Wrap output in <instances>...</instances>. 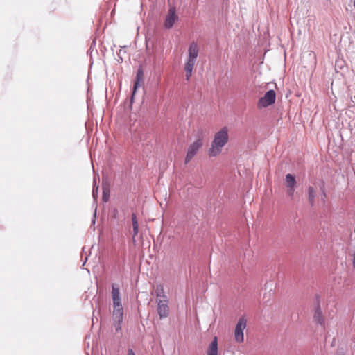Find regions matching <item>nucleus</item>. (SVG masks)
Here are the masks:
<instances>
[{
	"instance_id": "obj_1",
	"label": "nucleus",
	"mask_w": 355,
	"mask_h": 355,
	"mask_svg": "<svg viewBox=\"0 0 355 355\" xmlns=\"http://www.w3.org/2000/svg\"><path fill=\"white\" fill-rule=\"evenodd\" d=\"M198 53L199 48L197 43H191L188 48V55L184 66L187 80H189L192 76L193 70L194 69Z\"/></svg>"
},
{
	"instance_id": "obj_2",
	"label": "nucleus",
	"mask_w": 355,
	"mask_h": 355,
	"mask_svg": "<svg viewBox=\"0 0 355 355\" xmlns=\"http://www.w3.org/2000/svg\"><path fill=\"white\" fill-rule=\"evenodd\" d=\"M228 141V135H216L211 146L208 150L209 157H216L222 151L223 147Z\"/></svg>"
},
{
	"instance_id": "obj_3",
	"label": "nucleus",
	"mask_w": 355,
	"mask_h": 355,
	"mask_svg": "<svg viewBox=\"0 0 355 355\" xmlns=\"http://www.w3.org/2000/svg\"><path fill=\"white\" fill-rule=\"evenodd\" d=\"M247 326V319L245 317H241L236 325L234 329V340L238 343H241L244 341V330Z\"/></svg>"
},
{
	"instance_id": "obj_4",
	"label": "nucleus",
	"mask_w": 355,
	"mask_h": 355,
	"mask_svg": "<svg viewBox=\"0 0 355 355\" xmlns=\"http://www.w3.org/2000/svg\"><path fill=\"white\" fill-rule=\"evenodd\" d=\"M276 99V93L274 90L268 91L265 95L261 97L258 103L257 107L259 109L267 107L275 103Z\"/></svg>"
},
{
	"instance_id": "obj_5",
	"label": "nucleus",
	"mask_w": 355,
	"mask_h": 355,
	"mask_svg": "<svg viewBox=\"0 0 355 355\" xmlns=\"http://www.w3.org/2000/svg\"><path fill=\"white\" fill-rule=\"evenodd\" d=\"M178 16L176 14V8L175 7H171L168 9V13L166 15L164 26L166 28H171L175 23L178 21Z\"/></svg>"
},
{
	"instance_id": "obj_6",
	"label": "nucleus",
	"mask_w": 355,
	"mask_h": 355,
	"mask_svg": "<svg viewBox=\"0 0 355 355\" xmlns=\"http://www.w3.org/2000/svg\"><path fill=\"white\" fill-rule=\"evenodd\" d=\"M202 146V142L200 139L196 140L189 146L184 160L185 164H188L193 159Z\"/></svg>"
},
{
	"instance_id": "obj_7",
	"label": "nucleus",
	"mask_w": 355,
	"mask_h": 355,
	"mask_svg": "<svg viewBox=\"0 0 355 355\" xmlns=\"http://www.w3.org/2000/svg\"><path fill=\"white\" fill-rule=\"evenodd\" d=\"M123 309L122 304L119 306H114L113 310V320L115 322V329L116 331L121 329V323L123 321Z\"/></svg>"
},
{
	"instance_id": "obj_8",
	"label": "nucleus",
	"mask_w": 355,
	"mask_h": 355,
	"mask_svg": "<svg viewBox=\"0 0 355 355\" xmlns=\"http://www.w3.org/2000/svg\"><path fill=\"white\" fill-rule=\"evenodd\" d=\"M157 312L160 318H166L169 314V307L168 306V300H159L157 302Z\"/></svg>"
},
{
	"instance_id": "obj_9",
	"label": "nucleus",
	"mask_w": 355,
	"mask_h": 355,
	"mask_svg": "<svg viewBox=\"0 0 355 355\" xmlns=\"http://www.w3.org/2000/svg\"><path fill=\"white\" fill-rule=\"evenodd\" d=\"M143 71L141 69H139L137 73L136 80L134 84L133 91L132 94V98H134L135 95L136 91L138 87H141L143 85Z\"/></svg>"
},
{
	"instance_id": "obj_10",
	"label": "nucleus",
	"mask_w": 355,
	"mask_h": 355,
	"mask_svg": "<svg viewBox=\"0 0 355 355\" xmlns=\"http://www.w3.org/2000/svg\"><path fill=\"white\" fill-rule=\"evenodd\" d=\"M207 355H219L218 347V339L217 337H214L213 340L209 345L207 350Z\"/></svg>"
},
{
	"instance_id": "obj_11",
	"label": "nucleus",
	"mask_w": 355,
	"mask_h": 355,
	"mask_svg": "<svg viewBox=\"0 0 355 355\" xmlns=\"http://www.w3.org/2000/svg\"><path fill=\"white\" fill-rule=\"evenodd\" d=\"M112 297L113 300V306H119L121 304L119 289L115 284L112 285Z\"/></svg>"
},
{
	"instance_id": "obj_12",
	"label": "nucleus",
	"mask_w": 355,
	"mask_h": 355,
	"mask_svg": "<svg viewBox=\"0 0 355 355\" xmlns=\"http://www.w3.org/2000/svg\"><path fill=\"white\" fill-rule=\"evenodd\" d=\"M313 318L314 320L319 323L320 325L323 326L324 324V318L319 306L315 309Z\"/></svg>"
},
{
	"instance_id": "obj_13",
	"label": "nucleus",
	"mask_w": 355,
	"mask_h": 355,
	"mask_svg": "<svg viewBox=\"0 0 355 355\" xmlns=\"http://www.w3.org/2000/svg\"><path fill=\"white\" fill-rule=\"evenodd\" d=\"M131 218H132V230H133V238H135L139 233V223H138V220H137L136 214L132 213Z\"/></svg>"
},
{
	"instance_id": "obj_14",
	"label": "nucleus",
	"mask_w": 355,
	"mask_h": 355,
	"mask_svg": "<svg viewBox=\"0 0 355 355\" xmlns=\"http://www.w3.org/2000/svg\"><path fill=\"white\" fill-rule=\"evenodd\" d=\"M285 180L286 187H294L295 186L296 180L295 178L293 175L290 173L287 174L286 175Z\"/></svg>"
},
{
	"instance_id": "obj_15",
	"label": "nucleus",
	"mask_w": 355,
	"mask_h": 355,
	"mask_svg": "<svg viewBox=\"0 0 355 355\" xmlns=\"http://www.w3.org/2000/svg\"><path fill=\"white\" fill-rule=\"evenodd\" d=\"M308 196L309 203L313 205L315 198V190L313 187H309L308 188Z\"/></svg>"
},
{
	"instance_id": "obj_16",
	"label": "nucleus",
	"mask_w": 355,
	"mask_h": 355,
	"mask_svg": "<svg viewBox=\"0 0 355 355\" xmlns=\"http://www.w3.org/2000/svg\"><path fill=\"white\" fill-rule=\"evenodd\" d=\"M294 192H295V187H287V193L291 198H293L294 196Z\"/></svg>"
},
{
	"instance_id": "obj_17",
	"label": "nucleus",
	"mask_w": 355,
	"mask_h": 355,
	"mask_svg": "<svg viewBox=\"0 0 355 355\" xmlns=\"http://www.w3.org/2000/svg\"><path fill=\"white\" fill-rule=\"evenodd\" d=\"M229 131L227 127H223L218 133H227Z\"/></svg>"
},
{
	"instance_id": "obj_18",
	"label": "nucleus",
	"mask_w": 355,
	"mask_h": 355,
	"mask_svg": "<svg viewBox=\"0 0 355 355\" xmlns=\"http://www.w3.org/2000/svg\"><path fill=\"white\" fill-rule=\"evenodd\" d=\"M109 196L105 193V191H103V199L105 202L108 200Z\"/></svg>"
},
{
	"instance_id": "obj_19",
	"label": "nucleus",
	"mask_w": 355,
	"mask_h": 355,
	"mask_svg": "<svg viewBox=\"0 0 355 355\" xmlns=\"http://www.w3.org/2000/svg\"><path fill=\"white\" fill-rule=\"evenodd\" d=\"M127 355H136L132 349H130L128 350Z\"/></svg>"
},
{
	"instance_id": "obj_20",
	"label": "nucleus",
	"mask_w": 355,
	"mask_h": 355,
	"mask_svg": "<svg viewBox=\"0 0 355 355\" xmlns=\"http://www.w3.org/2000/svg\"><path fill=\"white\" fill-rule=\"evenodd\" d=\"M337 355H347V354H345V353H343V352H338V353L337 354Z\"/></svg>"
},
{
	"instance_id": "obj_21",
	"label": "nucleus",
	"mask_w": 355,
	"mask_h": 355,
	"mask_svg": "<svg viewBox=\"0 0 355 355\" xmlns=\"http://www.w3.org/2000/svg\"><path fill=\"white\" fill-rule=\"evenodd\" d=\"M354 7H355V0H354Z\"/></svg>"
}]
</instances>
